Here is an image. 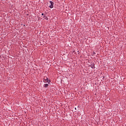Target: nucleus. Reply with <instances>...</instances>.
<instances>
[{"label": "nucleus", "mask_w": 126, "mask_h": 126, "mask_svg": "<svg viewBox=\"0 0 126 126\" xmlns=\"http://www.w3.org/2000/svg\"><path fill=\"white\" fill-rule=\"evenodd\" d=\"M43 80H44V82L45 83H47V82H48V84H50V82H51V80H49V78H48V77L47 76H44Z\"/></svg>", "instance_id": "obj_1"}, {"label": "nucleus", "mask_w": 126, "mask_h": 126, "mask_svg": "<svg viewBox=\"0 0 126 126\" xmlns=\"http://www.w3.org/2000/svg\"><path fill=\"white\" fill-rule=\"evenodd\" d=\"M49 2L51 3V5H49L50 8H54V2L52 1H50Z\"/></svg>", "instance_id": "obj_2"}, {"label": "nucleus", "mask_w": 126, "mask_h": 126, "mask_svg": "<svg viewBox=\"0 0 126 126\" xmlns=\"http://www.w3.org/2000/svg\"><path fill=\"white\" fill-rule=\"evenodd\" d=\"M90 66L91 67V68H95V64H94V63H92L90 64Z\"/></svg>", "instance_id": "obj_3"}, {"label": "nucleus", "mask_w": 126, "mask_h": 126, "mask_svg": "<svg viewBox=\"0 0 126 126\" xmlns=\"http://www.w3.org/2000/svg\"><path fill=\"white\" fill-rule=\"evenodd\" d=\"M43 87H45V88H48V87H49V84H44L43 85Z\"/></svg>", "instance_id": "obj_4"}, {"label": "nucleus", "mask_w": 126, "mask_h": 126, "mask_svg": "<svg viewBox=\"0 0 126 126\" xmlns=\"http://www.w3.org/2000/svg\"><path fill=\"white\" fill-rule=\"evenodd\" d=\"M43 17L45 18V19L46 20H48L49 19L48 18V17L45 16V15L43 16Z\"/></svg>", "instance_id": "obj_5"}, {"label": "nucleus", "mask_w": 126, "mask_h": 126, "mask_svg": "<svg viewBox=\"0 0 126 126\" xmlns=\"http://www.w3.org/2000/svg\"><path fill=\"white\" fill-rule=\"evenodd\" d=\"M105 78V76H102V79H104Z\"/></svg>", "instance_id": "obj_6"}, {"label": "nucleus", "mask_w": 126, "mask_h": 126, "mask_svg": "<svg viewBox=\"0 0 126 126\" xmlns=\"http://www.w3.org/2000/svg\"><path fill=\"white\" fill-rule=\"evenodd\" d=\"M93 54H94V55H96V53H95V52H94Z\"/></svg>", "instance_id": "obj_7"}, {"label": "nucleus", "mask_w": 126, "mask_h": 126, "mask_svg": "<svg viewBox=\"0 0 126 126\" xmlns=\"http://www.w3.org/2000/svg\"><path fill=\"white\" fill-rule=\"evenodd\" d=\"M41 15H42V16H43V15H44V13H42V14H41Z\"/></svg>", "instance_id": "obj_8"}, {"label": "nucleus", "mask_w": 126, "mask_h": 126, "mask_svg": "<svg viewBox=\"0 0 126 126\" xmlns=\"http://www.w3.org/2000/svg\"><path fill=\"white\" fill-rule=\"evenodd\" d=\"M75 110H76V107L75 108Z\"/></svg>", "instance_id": "obj_9"}]
</instances>
